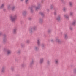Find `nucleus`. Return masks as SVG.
<instances>
[{
  "label": "nucleus",
  "instance_id": "obj_17",
  "mask_svg": "<svg viewBox=\"0 0 76 76\" xmlns=\"http://www.w3.org/2000/svg\"><path fill=\"white\" fill-rule=\"evenodd\" d=\"M15 7L14 6L12 7H11V10H15Z\"/></svg>",
  "mask_w": 76,
  "mask_h": 76
},
{
  "label": "nucleus",
  "instance_id": "obj_18",
  "mask_svg": "<svg viewBox=\"0 0 76 76\" xmlns=\"http://www.w3.org/2000/svg\"><path fill=\"white\" fill-rule=\"evenodd\" d=\"M38 49V48L37 47H35L34 48V50L35 51H37Z\"/></svg>",
  "mask_w": 76,
  "mask_h": 76
},
{
  "label": "nucleus",
  "instance_id": "obj_28",
  "mask_svg": "<svg viewBox=\"0 0 76 76\" xmlns=\"http://www.w3.org/2000/svg\"><path fill=\"white\" fill-rule=\"evenodd\" d=\"M21 1H24V0H20Z\"/></svg>",
  "mask_w": 76,
  "mask_h": 76
},
{
  "label": "nucleus",
  "instance_id": "obj_11",
  "mask_svg": "<svg viewBox=\"0 0 76 76\" xmlns=\"http://www.w3.org/2000/svg\"><path fill=\"white\" fill-rule=\"evenodd\" d=\"M5 71V68L3 67L1 69V72L2 73H4Z\"/></svg>",
  "mask_w": 76,
  "mask_h": 76
},
{
  "label": "nucleus",
  "instance_id": "obj_24",
  "mask_svg": "<svg viewBox=\"0 0 76 76\" xmlns=\"http://www.w3.org/2000/svg\"><path fill=\"white\" fill-rule=\"evenodd\" d=\"M66 10V8H63V10H64V11Z\"/></svg>",
  "mask_w": 76,
  "mask_h": 76
},
{
  "label": "nucleus",
  "instance_id": "obj_25",
  "mask_svg": "<svg viewBox=\"0 0 76 76\" xmlns=\"http://www.w3.org/2000/svg\"><path fill=\"white\" fill-rule=\"evenodd\" d=\"M26 13V11H24L23 12V14H25Z\"/></svg>",
  "mask_w": 76,
  "mask_h": 76
},
{
  "label": "nucleus",
  "instance_id": "obj_5",
  "mask_svg": "<svg viewBox=\"0 0 76 76\" xmlns=\"http://www.w3.org/2000/svg\"><path fill=\"white\" fill-rule=\"evenodd\" d=\"M12 9V6L11 5H8L7 7V9L8 10H11Z\"/></svg>",
  "mask_w": 76,
  "mask_h": 76
},
{
  "label": "nucleus",
  "instance_id": "obj_6",
  "mask_svg": "<svg viewBox=\"0 0 76 76\" xmlns=\"http://www.w3.org/2000/svg\"><path fill=\"white\" fill-rule=\"evenodd\" d=\"M56 20L57 21H60V15L58 16L56 18Z\"/></svg>",
  "mask_w": 76,
  "mask_h": 76
},
{
  "label": "nucleus",
  "instance_id": "obj_19",
  "mask_svg": "<svg viewBox=\"0 0 76 76\" xmlns=\"http://www.w3.org/2000/svg\"><path fill=\"white\" fill-rule=\"evenodd\" d=\"M37 43H38V45H39V44L40 43V41L39 40H38L37 42Z\"/></svg>",
  "mask_w": 76,
  "mask_h": 76
},
{
  "label": "nucleus",
  "instance_id": "obj_16",
  "mask_svg": "<svg viewBox=\"0 0 76 76\" xmlns=\"http://www.w3.org/2000/svg\"><path fill=\"white\" fill-rule=\"evenodd\" d=\"M4 4H2L1 7H0V9L3 8V7H4Z\"/></svg>",
  "mask_w": 76,
  "mask_h": 76
},
{
  "label": "nucleus",
  "instance_id": "obj_10",
  "mask_svg": "<svg viewBox=\"0 0 76 76\" xmlns=\"http://www.w3.org/2000/svg\"><path fill=\"white\" fill-rule=\"evenodd\" d=\"M76 20H74L73 22H72V24L74 26L75 25H76Z\"/></svg>",
  "mask_w": 76,
  "mask_h": 76
},
{
  "label": "nucleus",
  "instance_id": "obj_7",
  "mask_svg": "<svg viewBox=\"0 0 76 76\" xmlns=\"http://www.w3.org/2000/svg\"><path fill=\"white\" fill-rule=\"evenodd\" d=\"M43 62H44V58H41L40 60L39 63L40 64H42V63H43Z\"/></svg>",
  "mask_w": 76,
  "mask_h": 76
},
{
  "label": "nucleus",
  "instance_id": "obj_1",
  "mask_svg": "<svg viewBox=\"0 0 76 76\" xmlns=\"http://www.w3.org/2000/svg\"><path fill=\"white\" fill-rule=\"evenodd\" d=\"M17 18V16L16 15H15L14 16H11L10 17V20L12 22H15Z\"/></svg>",
  "mask_w": 76,
  "mask_h": 76
},
{
  "label": "nucleus",
  "instance_id": "obj_30",
  "mask_svg": "<svg viewBox=\"0 0 76 76\" xmlns=\"http://www.w3.org/2000/svg\"><path fill=\"white\" fill-rule=\"evenodd\" d=\"M32 64V63H31V64Z\"/></svg>",
  "mask_w": 76,
  "mask_h": 76
},
{
  "label": "nucleus",
  "instance_id": "obj_13",
  "mask_svg": "<svg viewBox=\"0 0 76 76\" xmlns=\"http://www.w3.org/2000/svg\"><path fill=\"white\" fill-rule=\"evenodd\" d=\"M64 17L66 19H68L69 18V15H64Z\"/></svg>",
  "mask_w": 76,
  "mask_h": 76
},
{
  "label": "nucleus",
  "instance_id": "obj_27",
  "mask_svg": "<svg viewBox=\"0 0 76 76\" xmlns=\"http://www.w3.org/2000/svg\"><path fill=\"white\" fill-rule=\"evenodd\" d=\"M29 42V41H28H28H26V42H27V43Z\"/></svg>",
  "mask_w": 76,
  "mask_h": 76
},
{
  "label": "nucleus",
  "instance_id": "obj_29",
  "mask_svg": "<svg viewBox=\"0 0 76 76\" xmlns=\"http://www.w3.org/2000/svg\"><path fill=\"white\" fill-rule=\"evenodd\" d=\"M2 34V33H0V35H1Z\"/></svg>",
  "mask_w": 76,
  "mask_h": 76
},
{
  "label": "nucleus",
  "instance_id": "obj_4",
  "mask_svg": "<svg viewBox=\"0 0 76 76\" xmlns=\"http://www.w3.org/2000/svg\"><path fill=\"white\" fill-rule=\"evenodd\" d=\"M59 61V60L58 59H56L55 61V63L56 65H58V62Z\"/></svg>",
  "mask_w": 76,
  "mask_h": 76
},
{
  "label": "nucleus",
  "instance_id": "obj_26",
  "mask_svg": "<svg viewBox=\"0 0 76 76\" xmlns=\"http://www.w3.org/2000/svg\"><path fill=\"white\" fill-rule=\"evenodd\" d=\"M70 29L71 30H72V29H73V28L72 27H70Z\"/></svg>",
  "mask_w": 76,
  "mask_h": 76
},
{
  "label": "nucleus",
  "instance_id": "obj_31",
  "mask_svg": "<svg viewBox=\"0 0 76 76\" xmlns=\"http://www.w3.org/2000/svg\"><path fill=\"white\" fill-rule=\"evenodd\" d=\"M4 51H6V50H5Z\"/></svg>",
  "mask_w": 76,
  "mask_h": 76
},
{
  "label": "nucleus",
  "instance_id": "obj_20",
  "mask_svg": "<svg viewBox=\"0 0 76 76\" xmlns=\"http://www.w3.org/2000/svg\"><path fill=\"white\" fill-rule=\"evenodd\" d=\"M70 16H73V13L71 12L70 13Z\"/></svg>",
  "mask_w": 76,
  "mask_h": 76
},
{
  "label": "nucleus",
  "instance_id": "obj_22",
  "mask_svg": "<svg viewBox=\"0 0 76 76\" xmlns=\"http://www.w3.org/2000/svg\"><path fill=\"white\" fill-rule=\"evenodd\" d=\"M42 21H43V20H42V19H40L39 20V22H42Z\"/></svg>",
  "mask_w": 76,
  "mask_h": 76
},
{
  "label": "nucleus",
  "instance_id": "obj_2",
  "mask_svg": "<svg viewBox=\"0 0 76 76\" xmlns=\"http://www.w3.org/2000/svg\"><path fill=\"white\" fill-rule=\"evenodd\" d=\"M36 29V27H30L29 28V31L31 33V32H32L34 30H35Z\"/></svg>",
  "mask_w": 76,
  "mask_h": 76
},
{
  "label": "nucleus",
  "instance_id": "obj_9",
  "mask_svg": "<svg viewBox=\"0 0 76 76\" xmlns=\"http://www.w3.org/2000/svg\"><path fill=\"white\" fill-rule=\"evenodd\" d=\"M17 30V28H15L13 30V33L16 34V31Z\"/></svg>",
  "mask_w": 76,
  "mask_h": 76
},
{
  "label": "nucleus",
  "instance_id": "obj_3",
  "mask_svg": "<svg viewBox=\"0 0 76 76\" xmlns=\"http://www.w3.org/2000/svg\"><path fill=\"white\" fill-rule=\"evenodd\" d=\"M6 52L7 54H10L12 53V51L10 50H7Z\"/></svg>",
  "mask_w": 76,
  "mask_h": 76
},
{
  "label": "nucleus",
  "instance_id": "obj_12",
  "mask_svg": "<svg viewBox=\"0 0 76 76\" xmlns=\"http://www.w3.org/2000/svg\"><path fill=\"white\" fill-rule=\"evenodd\" d=\"M55 41L56 42H60L61 41L60 40L58 39H55Z\"/></svg>",
  "mask_w": 76,
  "mask_h": 76
},
{
  "label": "nucleus",
  "instance_id": "obj_23",
  "mask_svg": "<svg viewBox=\"0 0 76 76\" xmlns=\"http://www.w3.org/2000/svg\"><path fill=\"white\" fill-rule=\"evenodd\" d=\"M28 0H25V2L26 3H28Z\"/></svg>",
  "mask_w": 76,
  "mask_h": 76
},
{
  "label": "nucleus",
  "instance_id": "obj_15",
  "mask_svg": "<svg viewBox=\"0 0 76 76\" xmlns=\"http://www.w3.org/2000/svg\"><path fill=\"white\" fill-rule=\"evenodd\" d=\"M64 37H65L64 38L66 39H67V38H68V36H67V35L66 34H65Z\"/></svg>",
  "mask_w": 76,
  "mask_h": 76
},
{
  "label": "nucleus",
  "instance_id": "obj_21",
  "mask_svg": "<svg viewBox=\"0 0 76 76\" xmlns=\"http://www.w3.org/2000/svg\"><path fill=\"white\" fill-rule=\"evenodd\" d=\"M53 7H54L53 5H51L50 6V9H53Z\"/></svg>",
  "mask_w": 76,
  "mask_h": 76
},
{
  "label": "nucleus",
  "instance_id": "obj_8",
  "mask_svg": "<svg viewBox=\"0 0 76 76\" xmlns=\"http://www.w3.org/2000/svg\"><path fill=\"white\" fill-rule=\"evenodd\" d=\"M39 7H40V4H37V7H36L35 8V9L37 10H38V9H39Z\"/></svg>",
  "mask_w": 76,
  "mask_h": 76
},
{
  "label": "nucleus",
  "instance_id": "obj_14",
  "mask_svg": "<svg viewBox=\"0 0 76 76\" xmlns=\"http://www.w3.org/2000/svg\"><path fill=\"white\" fill-rule=\"evenodd\" d=\"M69 5L70 6H72V5H73V3L70 2L69 3Z\"/></svg>",
  "mask_w": 76,
  "mask_h": 76
}]
</instances>
